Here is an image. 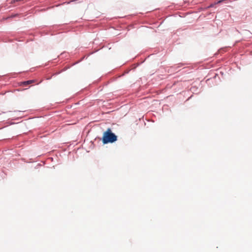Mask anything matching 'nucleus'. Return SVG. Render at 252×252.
I'll return each instance as SVG.
<instances>
[{
	"label": "nucleus",
	"mask_w": 252,
	"mask_h": 252,
	"mask_svg": "<svg viewBox=\"0 0 252 252\" xmlns=\"http://www.w3.org/2000/svg\"><path fill=\"white\" fill-rule=\"evenodd\" d=\"M117 136L112 132L110 128H108L106 131L103 133L102 139L103 144L113 143L117 141Z\"/></svg>",
	"instance_id": "f257e3e1"
},
{
	"label": "nucleus",
	"mask_w": 252,
	"mask_h": 252,
	"mask_svg": "<svg viewBox=\"0 0 252 252\" xmlns=\"http://www.w3.org/2000/svg\"><path fill=\"white\" fill-rule=\"evenodd\" d=\"M34 82V80H29V81H25L24 82H23V84L24 85H29V84H31L32 83H33Z\"/></svg>",
	"instance_id": "f03ea898"
}]
</instances>
